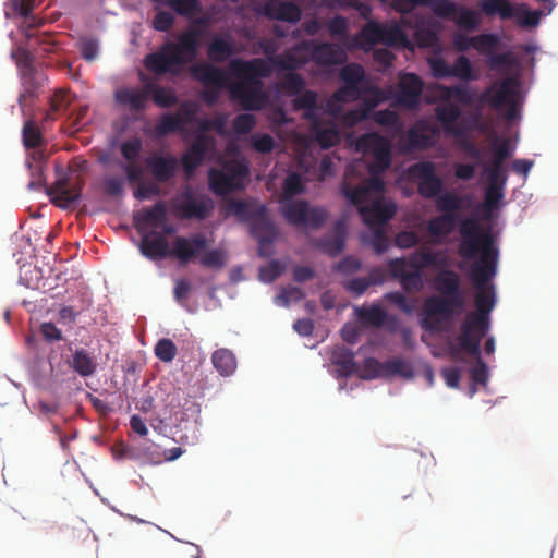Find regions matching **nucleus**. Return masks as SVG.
Here are the masks:
<instances>
[{
    "mask_svg": "<svg viewBox=\"0 0 558 558\" xmlns=\"http://www.w3.org/2000/svg\"><path fill=\"white\" fill-rule=\"evenodd\" d=\"M203 255L198 257V264L206 269L219 271L227 266L228 252L221 247H210L202 252Z\"/></svg>",
    "mask_w": 558,
    "mask_h": 558,
    "instance_id": "43",
    "label": "nucleus"
},
{
    "mask_svg": "<svg viewBox=\"0 0 558 558\" xmlns=\"http://www.w3.org/2000/svg\"><path fill=\"white\" fill-rule=\"evenodd\" d=\"M278 211L288 225L314 231L319 230L329 218L325 206L312 205L306 199L292 196H283L278 202Z\"/></svg>",
    "mask_w": 558,
    "mask_h": 558,
    "instance_id": "8",
    "label": "nucleus"
},
{
    "mask_svg": "<svg viewBox=\"0 0 558 558\" xmlns=\"http://www.w3.org/2000/svg\"><path fill=\"white\" fill-rule=\"evenodd\" d=\"M10 58L19 68L21 83L24 88V92L20 93L17 98L19 106L24 112V98L35 99L47 77L44 72L38 70L35 59L29 51L23 50L21 54H19L15 50H12Z\"/></svg>",
    "mask_w": 558,
    "mask_h": 558,
    "instance_id": "9",
    "label": "nucleus"
},
{
    "mask_svg": "<svg viewBox=\"0 0 558 558\" xmlns=\"http://www.w3.org/2000/svg\"><path fill=\"white\" fill-rule=\"evenodd\" d=\"M270 56H266L265 58H252L248 59L247 70L245 80L242 81L246 85H257L263 86L264 80L268 78L272 71H275V65H272L269 60Z\"/></svg>",
    "mask_w": 558,
    "mask_h": 558,
    "instance_id": "32",
    "label": "nucleus"
},
{
    "mask_svg": "<svg viewBox=\"0 0 558 558\" xmlns=\"http://www.w3.org/2000/svg\"><path fill=\"white\" fill-rule=\"evenodd\" d=\"M113 104L118 109H129L136 113H143L148 109L146 92L138 90L130 85H122L113 90Z\"/></svg>",
    "mask_w": 558,
    "mask_h": 558,
    "instance_id": "24",
    "label": "nucleus"
},
{
    "mask_svg": "<svg viewBox=\"0 0 558 558\" xmlns=\"http://www.w3.org/2000/svg\"><path fill=\"white\" fill-rule=\"evenodd\" d=\"M490 260L489 268L481 263L472 264V281L477 290L475 295V314L471 320L477 327L478 337L486 338L490 333L493 319L492 314L498 303L497 286L494 282L498 275L500 247L494 236L488 235L482 252V260Z\"/></svg>",
    "mask_w": 558,
    "mask_h": 558,
    "instance_id": "2",
    "label": "nucleus"
},
{
    "mask_svg": "<svg viewBox=\"0 0 558 558\" xmlns=\"http://www.w3.org/2000/svg\"><path fill=\"white\" fill-rule=\"evenodd\" d=\"M473 202V196L470 194L458 195L454 192L445 190L436 201L441 209V214L460 215L459 209Z\"/></svg>",
    "mask_w": 558,
    "mask_h": 558,
    "instance_id": "42",
    "label": "nucleus"
},
{
    "mask_svg": "<svg viewBox=\"0 0 558 558\" xmlns=\"http://www.w3.org/2000/svg\"><path fill=\"white\" fill-rule=\"evenodd\" d=\"M257 12L264 17L295 24L302 16L300 7L288 0H267L262 3Z\"/></svg>",
    "mask_w": 558,
    "mask_h": 558,
    "instance_id": "21",
    "label": "nucleus"
},
{
    "mask_svg": "<svg viewBox=\"0 0 558 558\" xmlns=\"http://www.w3.org/2000/svg\"><path fill=\"white\" fill-rule=\"evenodd\" d=\"M426 63L434 78H470L472 61L465 54L457 57L453 63H448L444 58L442 48L438 46L427 58Z\"/></svg>",
    "mask_w": 558,
    "mask_h": 558,
    "instance_id": "14",
    "label": "nucleus"
},
{
    "mask_svg": "<svg viewBox=\"0 0 558 558\" xmlns=\"http://www.w3.org/2000/svg\"><path fill=\"white\" fill-rule=\"evenodd\" d=\"M213 366L223 377L232 375L236 369V359L229 349H218L211 356Z\"/></svg>",
    "mask_w": 558,
    "mask_h": 558,
    "instance_id": "45",
    "label": "nucleus"
},
{
    "mask_svg": "<svg viewBox=\"0 0 558 558\" xmlns=\"http://www.w3.org/2000/svg\"><path fill=\"white\" fill-rule=\"evenodd\" d=\"M425 82L415 72H403L400 82L391 90V102L407 109H417L422 105Z\"/></svg>",
    "mask_w": 558,
    "mask_h": 558,
    "instance_id": "15",
    "label": "nucleus"
},
{
    "mask_svg": "<svg viewBox=\"0 0 558 558\" xmlns=\"http://www.w3.org/2000/svg\"><path fill=\"white\" fill-rule=\"evenodd\" d=\"M134 222L138 229L144 226H151L158 229L168 219V208L163 201H157L151 206H143L134 214Z\"/></svg>",
    "mask_w": 558,
    "mask_h": 558,
    "instance_id": "31",
    "label": "nucleus"
},
{
    "mask_svg": "<svg viewBox=\"0 0 558 558\" xmlns=\"http://www.w3.org/2000/svg\"><path fill=\"white\" fill-rule=\"evenodd\" d=\"M230 96L244 111L253 113L262 110L268 102L264 86L246 85L243 82H236L230 87Z\"/></svg>",
    "mask_w": 558,
    "mask_h": 558,
    "instance_id": "18",
    "label": "nucleus"
},
{
    "mask_svg": "<svg viewBox=\"0 0 558 558\" xmlns=\"http://www.w3.org/2000/svg\"><path fill=\"white\" fill-rule=\"evenodd\" d=\"M486 62L492 69L505 68L515 62V58L512 56V47L509 44L505 45V50L501 52L492 51L486 56Z\"/></svg>",
    "mask_w": 558,
    "mask_h": 558,
    "instance_id": "63",
    "label": "nucleus"
},
{
    "mask_svg": "<svg viewBox=\"0 0 558 558\" xmlns=\"http://www.w3.org/2000/svg\"><path fill=\"white\" fill-rule=\"evenodd\" d=\"M145 121V116L143 113H131L124 112L121 113L113 122H112V132L119 135H125L134 131V125L138 122Z\"/></svg>",
    "mask_w": 558,
    "mask_h": 558,
    "instance_id": "53",
    "label": "nucleus"
},
{
    "mask_svg": "<svg viewBox=\"0 0 558 558\" xmlns=\"http://www.w3.org/2000/svg\"><path fill=\"white\" fill-rule=\"evenodd\" d=\"M340 78L343 85L336 92L335 97L340 101H356L361 98L364 86L371 83V77L364 66L350 62L341 68Z\"/></svg>",
    "mask_w": 558,
    "mask_h": 558,
    "instance_id": "16",
    "label": "nucleus"
},
{
    "mask_svg": "<svg viewBox=\"0 0 558 558\" xmlns=\"http://www.w3.org/2000/svg\"><path fill=\"white\" fill-rule=\"evenodd\" d=\"M145 92L146 97L151 96L154 104L159 108H169L175 105L179 100L173 88L156 83H147L145 85Z\"/></svg>",
    "mask_w": 558,
    "mask_h": 558,
    "instance_id": "41",
    "label": "nucleus"
},
{
    "mask_svg": "<svg viewBox=\"0 0 558 558\" xmlns=\"http://www.w3.org/2000/svg\"><path fill=\"white\" fill-rule=\"evenodd\" d=\"M312 140L322 148L329 149L341 140V130L333 121L327 124H317L310 129Z\"/></svg>",
    "mask_w": 558,
    "mask_h": 558,
    "instance_id": "33",
    "label": "nucleus"
},
{
    "mask_svg": "<svg viewBox=\"0 0 558 558\" xmlns=\"http://www.w3.org/2000/svg\"><path fill=\"white\" fill-rule=\"evenodd\" d=\"M459 227L461 234L460 251L464 258L472 259L478 254L477 240L480 221L475 216L456 215L454 229Z\"/></svg>",
    "mask_w": 558,
    "mask_h": 558,
    "instance_id": "19",
    "label": "nucleus"
},
{
    "mask_svg": "<svg viewBox=\"0 0 558 558\" xmlns=\"http://www.w3.org/2000/svg\"><path fill=\"white\" fill-rule=\"evenodd\" d=\"M52 372L53 366L50 363H47L40 353H36L33 356L28 365V375L36 388H47L49 386Z\"/></svg>",
    "mask_w": 558,
    "mask_h": 558,
    "instance_id": "36",
    "label": "nucleus"
},
{
    "mask_svg": "<svg viewBox=\"0 0 558 558\" xmlns=\"http://www.w3.org/2000/svg\"><path fill=\"white\" fill-rule=\"evenodd\" d=\"M392 277L407 291H421L425 284L424 274L420 269H396Z\"/></svg>",
    "mask_w": 558,
    "mask_h": 558,
    "instance_id": "44",
    "label": "nucleus"
},
{
    "mask_svg": "<svg viewBox=\"0 0 558 558\" xmlns=\"http://www.w3.org/2000/svg\"><path fill=\"white\" fill-rule=\"evenodd\" d=\"M209 240L205 234L191 233L178 238L173 247V255L178 258L181 265H187L193 258L207 250Z\"/></svg>",
    "mask_w": 558,
    "mask_h": 558,
    "instance_id": "22",
    "label": "nucleus"
},
{
    "mask_svg": "<svg viewBox=\"0 0 558 558\" xmlns=\"http://www.w3.org/2000/svg\"><path fill=\"white\" fill-rule=\"evenodd\" d=\"M60 356L65 365L82 378H89L97 372L96 357L85 348L74 345L72 340H65L59 345Z\"/></svg>",
    "mask_w": 558,
    "mask_h": 558,
    "instance_id": "17",
    "label": "nucleus"
},
{
    "mask_svg": "<svg viewBox=\"0 0 558 558\" xmlns=\"http://www.w3.org/2000/svg\"><path fill=\"white\" fill-rule=\"evenodd\" d=\"M283 263L278 258H274L269 264L259 266L258 280L265 284H270L283 274Z\"/></svg>",
    "mask_w": 558,
    "mask_h": 558,
    "instance_id": "59",
    "label": "nucleus"
},
{
    "mask_svg": "<svg viewBox=\"0 0 558 558\" xmlns=\"http://www.w3.org/2000/svg\"><path fill=\"white\" fill-rule=\"evenodd\" d=\"M153 177L159 182L174 179L180 171V158L171 153H154L145 158Z\"/></svg>",
    "mask_w": 558,
    "mask_h": 558,
    "instance_id": "20",
    "label": "nucleus"
},
{
    "mask_svg": "<svg viewBox=\"0 0 558 558\" xmlns=\"http://www.w3.org/2000/svg\"><path fill=\"white\" fill-rule=\"evenodd\" d=\"M191 74L196 81L213 85L219 89L226 87L228 80L227 72L223 69L209 62L193 65Z\"/></svg>",
    "mask_w": 558,
    "mask_h": 558,
    "instance_id": "29",
    "label": "nucleus"
},
{
    "mask_svg": "<svg viewBox=\"0 0 558 558\" xmlns=\"http://www.w3.org/2000/svg\"><path fill=\"white\" fill-rule=\"evenodd\" d=\"M383 367L388 376L412 380L416 377L417 371L412 360L402 355L384 361Z\"/></svg>",
    "mask_w": 558,
    "mask_h": 558,
    "instance_id": "37",
    "label": "nucleus"
},
{
    "mask_svg": "<svg viewBox=\"0 0 558 558\" xmlns=\"http://www.w3.org/2000/svg\"><path fill=\"white\" fill-rule=\"evenodd\" d=\"M454 219L456 215L452 214H439L429 219L426 230L435 243L442 244L447 241L454 231Z\"/></svg>",
    "mask_w": 558,
    "mask_h": 558,
    "instance_id": "35",
    "label": "nucleus"
},
{
    "mask_svg": "<svg viewBox=\"0 0 558 558\" xmlns=\"http://www.w3.org/2000/svg\"><path fill=\"white\" fill-rule=\"evenodd\" d=\"M437 294L428 295L417 316L423 331L435 333L452 325L464 312L466 303L460 276L450 268L441 269L435 278Z\"/></svg>",
    "mask_w": 558,
    "mask_h": 558,
    "instance_id": "1",
    "label": "nucleus"
},
{
    "mask_svg": "<svg viewBox=\"0 0 558 558\" xmlns=\"http://www.w3.org/2000/svg\"><path fill=\"white\" fill-rule=\"evenodd\" d=\"M408 144L404 147L405 151H414L421 149H428L435 146L436 140L432 135L423 133L418 128L412 126L407 132Z\"/></svg>",
    "mask_w": 558,
    "mask_h": 558,
    "instance_id": "47",
    "label": "nucleus"
},
{
    "mask_svg": "<svg viewBox=\"0 0 558 558\" xmlns=\"http://www.w3.org/2000/svg\"><path fill=\"white\" fill-rule=\"evenodd\" d=\"M250 142L253 149L260 154L271 153L280 145V141L267 132H254Z\"/></svg>",
    "mask_w": 558,
    "mask_h": 558,
    "instance_id": "55",
    "label": "nucleus"
},
{
    "mask_svg": "<svg viewBox=\"0 0 558 558\" xmlns=\"http://www.w3.org/2000/svg\"><path fill=\"white\" fill-rule=\"evenodd\" d=\"M458 80L459 82L453 85H441L439 87L447 98H453L458 106L471 105L477 100L483 101L482 96L478 98L477 88L471 84V82L477 80L473 63H471L470 78Z\"/></svg>",
    "mask_w": 558,
    "mask_h": 558,
    "instance_id": "23",
    "label": "nucleus"
},
{
    "mask_svg": "<svg viewBox=\"0 0 558 558\" xmlns=\"http://www.w3.org/2000/svg\"><path fill=\"white\" fill-rule=\"evenodd\" d=\"M214 208L213 197L199 187L186 186L177 201V210L185 219L205 220Z\"/></svg>",
    "mask_w": 558,
    "mask_h": 558,
    "instance_id": "10",
    "label": "nucleus"
},
{
    "mask_svg": "<svg viewBox=\"0 0 558 558\" xmlns=\"http://www.w3.org/2000/svg\"><path fill=\"white\" fill-rule=\"evenodd\" d=\"M461 335L454 339V343H450L452 353L466 352L473 356L482 354L480 338L474 337V325L472 320H465L461 324Z\"/></svg>",
    "mask_w": 558,
    "mask_h": 558,
    "instance_id": "30",
    "label": "nucleus"
},
{
    "mask_svg": "<svg viewBox=\"0 0 558 558\" xmlns=\"http://www.w3.org/2000/svg\"><path fill=\"white\" fill-rule=\"evenodd\" d=\"M199 412V405L192 403L189 408H185L175 415L173 424H181L179 439L175 440V442L194 445L198 440L199 424L197 417H195L193 422H190V415L198 416Z\"/></svg>",
    "mask_w": 558,
    "mask_h": 558,
    "instance_id": "26",
    "label": "nucleus"
},
{
    "mask_svg": "<svg viewBox=\"0 0 558 558\" xmlns=\"http://www.w3.org/2000/svg\"><path fill=\"white\" fill-rule=\"evenodd\" d=\"M207 52L214 61H226L234 56L235 43L230 34H215L208 43Z\"/></svg>",
    "mask_w": 558,
    "mask_h": 558,
    "instance_id": "34",
    "label": "nucleus"
},
{
    "mask_svg": "<svg viewBox=\"0 0 558 558\" xmlns=\"http://www.w3.org/2000/svg\"><path fill=\"white\" fill-rule=\"evenodd\" d=\"M348 144L356 153L373 157L367 166L369 173H385L392 165L391 140L377 131H368L360 135L350 134Z\"/></svg>",
    "mask_w": 558,
    "mask_h": 558,
    "instance_id": "7",
    "label": "nucleus"
},
{
    "mask_svg": "<svg viewBox=\"0 0 558 558\" xmlns=\"http://www.w3.org/2000/svg\"><path fill=\"white\" fill-rule=\"evenodd\" d=\"M505 40V35L499 31H485L476 35L475 51L487 54L492 52L496 46Z\"/></svg>",
    "mask_w": 558,
    "mask_h": 558,
    "instance_id": "48",
    "label": "nucleus"
},
{
    "mask_svg": "<svg viewBox=\"0 0 558 558\" xmlns=\"http://www.w3.org/2000/svg\"><path fill=\"white\" fill-rule=\"evenodd\" d=\"M548 15L544 9H531L523 2V9L519 10L515 21L523 27H537L542 19Z\"/></svg>",
    "mask_w": 558,
    "mask_h": 558,
    "instance_id": "58",
    "label": "nucleus"
},
{
    "mask_svg": "<svg viewBox=\"0 0 558 558\" xmlns=\"http://www.w3.org/2000/svg\"><path fill=\"white\" fill-rule=\"evenodd\" d=\"M183 122L178 114L166 112L160 117L158 123L154 126V137L162 138L171 133L181 131Z\"/></svg>",
    "mask_w": 558,
    "mask_h": 558,
    "instance_id": "46",
    "label": "nucleus"
},
{
    "mask_svg": "<svg viewBox=\"0 0 558 558\" xmlns=\"http://www.w3.org/2000/svg\"><path fill=\"white\" fill-rule=\"evenodd\" d=\"M384 299L392 306L397 307L404 315L412 317L415 314L414 300L407 296L401 290L388 291L384 294Z\"/></svg>",
    "mask_w": 558,
    "mask_h": 558,
    "instance_id": "49",
    "label": "nucleus"
},
{
    "mask_svg": "<svg viewBox=\"0 0 558 558\" xmlns=\"http://www.w3.org/2000/svg\"><path fill=\"white\" fill-rule=\"evenodd\" d=\"M21 137L22 144L26 149L36 147L40 144L43 134L33 119L24 120Z\"/></svg>",
    "mask_w": 558,
    "mask_h": 558,
    "instance_id": "57",
    "label": "nucleus"
},
{
    "mask_svg": "<svg viewBox=\"0 0 558 558\" xmlns=\"http://www.w3.org/2000/svg\"><path fill=\"white\" fill-rule=\"evenodd\" d=\"M228 213L247 227L248 235L259 238L278 236L280 229L269 213L267 204L258 201L234 199L228 207Z\"/></svg>",
    "mask_w": 558,
    "mask_h": 558,
    "instance_id": "4",
    "label": "nucleus"
},
{
    "mask_svg": "<svg viewBox=\"0 0 558 558\" xmlns=\"http://www.w3.org/2000/svg\"><path fill=\"white\" fill-rule=\"evenodd\" d=\"M378 44L391 48L405 46L409 44V39L398 22L383 23L369 17L362 28L350 38L349 47L368 52Z\"/></svg>",
    "mask_w": 558,
    "mask_h": 558,
    "instance_id": "5",
    "label": "nucleus"
},
{
    "mask_svg": "<svg viewBox=\"0 0 558 558\" xmlns=\"http://www.w3.org/2000/svg\"><path fill=\"white\" fill-rule=\"evenodd\" d=\"M207 155V145L202 137L196 138L180 157V165L189 172L199 167Z\"/></svg>",
    "mask_w": 558,
    "mask_h": 558,
    "instance_id": "38",
    "label": "nucleus"
},
{
    "mask_svg": "<svg viewBox=\"0 0 558 558\" xmlns=\"http://www.w3.org/2000/svg\"><path fill=\"white\" fill-rule=\"evenodd\" d=\"M140 254L146 259L158 263L168 256L167 242L161 234L149 231L141 235V241L135 242Z\"/></svg>",
    "mask_w": 558,
    "mask_h": 558,
    "instance_id": "28",
    "label": "nucleus"
},
{
    "mask_svg": "<svg viewBox=\"0 0 558 558\" xmlns=\"http://www.w3.org/2000/svg\"><path fill=\"white\" fill-rule=\"evenodd\" d=\"M372 120L392 132H401L403 129V123L398 113L388 108L377 110Z\"/></svg>",
    "mask_w": 558,
    "mask_h": 558,
    "instance_id": "54",
    "label": "nucleus"
},
{
    "mask_svg": "<svg viewBox=\"0 0 558 558\" xmlns=\"http://www.w3.org/2000/svg\"><path fill=\"white\" fill-rule=\"evenodd\" d=\"M250 174V166L242 158L239 161L226 163L216 175L210 179L209 189L218 196H223L243 186Z\"/></svg>",
    "mask_w": 558,
    "mask_h": 558,
    "instance_id": "12",
    "label": "nucleus"
},
{
    "mask_svg": "<svg viewBox=\"0 0 558 558\" xmlns=\"http://www.w3.org/2000/svg\"><path fill=\"white\" fill-rule=\"evenodd\" d=\"M281 85L289 96L294 97L305 90L306 81L302 74L290 71L283 75Z\"/></svg>",
    "mask_w": 558,
    "mask_h": 558,
    "instance_id": "60",
    "label": "nucleus"
},
{
    "mask_svg": "<svg viewBox=\"0 0 558 558\" xmlns=\"http://www.w3.org/2000/svg\"><path fill=\"white\" fill-rule=\"evenodd\" d=\"M462 117V109L454 102L436 106L435 118L441 124L442 133L450 137H466L465 128L457 126L456 122Z\"/></svg>",
    "mask_w": 558,
    "mask_h": 558,
    "instance_id": "25",
    "label": "nucleus"
},
{
    "mask_svg": "<svg viewBox=\"0 0 558 558\" xmlns=\"http://www.w3.org/2000/svg\"><path fill=\"white\" fill-rule=\"evenodd\" d=\"M76 46L81 57L85 61L93 62L98 58L100 43L97 37L92 35H82L78 37Z\"/></svg>",
    "mask_w": 558,
    "mask_h": 558,
    "instance_id": "52",
    "label": "nucleus"
},
{
    "mask_svg": "<svg viewBox=\"0 0 558 558\" xmlns=\"http://www.w3.org/2000/svg\"><path fill=\"white\" fill-rule=\"evenodd\" d=\"M456 23L466 31H475L481 26L482 19L480 12L475 9L464 5H458L456 13Z\"/></svg>",
    "mask_w": 558,
    "mask_h": 558,
    "instance_id": "50",
    "label": "nucleus"
},
{
    "mask_svg": "<svg viewBox=\"0 0 558 558\" xmlns=\"http://www.w3.org/2000/svg\"><path fill=\"white\" fill-rule=\"evenodd\" d=\"M329 361L333 366L329 373L339 380L351 377L356 371L355 352L347 347L332 349Z\"/></svg>",
    "mask_w": 558,
    "mask_h": 558,
    "instance_id": "27",
    "label": "nucleus"
},
{
    "mask_svg": "<svg viewBox=\"0 0 558 558\" xmlns=\"http://www.w3.org/2000/svg\"><path fill=\"white\" fill-rule=\"evenodd\" d=\"M313 247L317 252L328 257L335 258L347 248V241L343 236H337L331 233H327L317 238L313 243Z\"/></svg>",
    "mask_w": 558,
    "mask_h": 558,
    "instance_id": "40",
    "label": "nucleus"
},
{
    "mask_svg": "<svg viewBox=\"0 0 558 558\" xmlns=\"http://www.w3.org/2000/svg\"><path fill=\"white\" fill-rule=\"evenodd\" d=\"M340 194L345 198L347 204L350 208H359L362 214L363 205V195L365 193V189L363 186H350L345 183H342L339 186Z\"/></svg>",
    "mask_w": 558,
    "mask_h": 558,
    "instance_id": "61",
    "label": "nucleus"
},
{
    "mask_svg": "<svg viewBox=\"0 0 558 558\" xmlns=\"http://www.w3.org/2000/svg\"><path fill=\"white\" fill-rule=\"evenodd\" d=\"M154 352L159 361L170 363L174 360L178 348L170 338H160L155 344Z\"/></svg>",
    "mask_w": 558,
    "mask_h": 558,
    "instance_id": "64",
    "label": "nucleus"
},
{
    "mask_svg": "<svg viewBox=\"0 0 558 558\" xmlns=\"http://www.w3.org/2000/svg\"><path fill=\"white\" fill-rule=\"evenodd\" d=\"M530 87L521 78L520 71L506 77L498 90L490 95V88L482 94V100L494 108L507 105L505 117L511 122H520L523 119V105L526 100Z\"/></svg>",
    "mask_w": 558,
    "mask_h": 558,
    "instance_id": "6",
    "label": "nucleus"
},
{
    "mask_svg": "<svg viewBox=\"0 0 558 558\" xmlns=\"http://www.w3.org/2000/svg\"><path fill=\"white\" fill-rule=\"evenodd\" d=\"M409 175L418 181V193L422 197L435 202L446 190L442 178L436 172L433 160L424 159L410 165L407 169Z\"/></svg>",
    "mask_w": 558,
    "mask_h": 558,
    "instance_id": "11",
    "label": "nucleus"
},
{
    "mask_svg": "<svg viewBox=\"0 0 558 558\" xmlns=\"http://www.w3.org/2000/svg\"><path fill=\"white\" fill-rule=\"evenodd\" d=\"M373 283L374 281L369 277L353 276L344 279L342 287L352 298L357 299L364 295Z\"/></svg>",
    "mask_w": 558,
    "mask_h": 558,
    "instance_id": "56",
    "label": "nucleus"
},
{
    "mask_svg": "<svg viewBox=\"0 0 558 558\" xmlns=\"http://www.w3.org/2000/svg\"><path fill=\"white\" fill-rule=\"evenodd\" d=\"M198 50L199 41L196 33L187 31L175 40L168 39L156 50L145 54L143 64L157 75H178L185 64L196 59Z\"/></svg>",
    "mask_w": 558,
    "mask_h": 558,
    "instance_id": "3",
    "label": "nucleus"
},
{
    "mask_svg": "<svg viewBox=\"0 0 558 558\" xmlns=\"http://www.w3.org/2000/svg\"><path fill=\"white\" fill-rule=\"evenodd\" d=\"M38 336L47 344H53L62 341L64 343L66 338L63 337V331L53 322H43L38 325Z\"/></svg>",
    "mask_w": 558,
    "mask_h": 558,
    "instance_id": "62",
    "label": "nucleus"
},
{
    "mask_svg": "<svg viewBox=\"0 0 558 558\" xmlns=\"http://www.w3.org/2000/svg\"><path fill=\"white\" fill-rule=\"evenodd\" d=\"M397 213V204L395 201L379 198L374 201L371 206L362 207V215L369 214L376 221L380 223L389 222Z\"/></svg>",
    "mask_w": 558,
    "mask_h": 558,
    "instance_id": "39",
    "label": "nucleus"
},
{
    "mask_svg": "<svg viewBox=\"0 0 558 558\" xmlns=\"http://www.w3.org/2000/svg\"><path fill=\"white\" fill-rule=\"evenodd\" d=\"M295 50L306 54L313 63L319 66L331 68L342 63L345 58L344 49L330 41L317 43L307 38L296 43Z\"/></svg>",
    "mask_w": 558,
    "mask_h": 558,
    "instance_id": "13",
    "label": "nucleus"
},
{
    "mask_svg": "<svg viewBox=\"0 0 558 558\" xmlns=\"http://www.w3.org/2000/svg\"><path fill=\"white\" fill-rule=\"evenodd\" d=\"M104 191L107 195L116 199H122L125 195L126 185L122 175L117 173H108L100 180Z\"/></svg>",
    "mask_w": 558,
    "mask_h": 558,
    "instance_id": "51",
    "label": "nucleus"
}]
</instances>
